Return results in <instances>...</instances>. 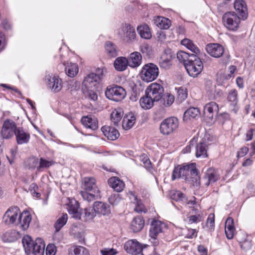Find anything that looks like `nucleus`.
Segmentation results:
<instances>
[{"label": "nucleus", "mask_w": 255, "mask_h": 255, "mask_svg": "<svg viewBox=\"0 0 255 255\" xmlns=\"http://www.w3.org/2000/svg\"><path fill=\"white\" fill-rule=\"evenodd\" d=\"M104 135L110 140H115L119 136V132L115 128L105 126L101 128Z\"/></svg>", "instance_id": "5701e85b"}, {"label": "nucleus", "mask_w": 255, "mask_h": 255, "mask_svg": "<svg viewBox=\"0 0 255 255\" xmlns=\"http://www.w3.org/2000/svg\"><path fill=\"white\" fill-rule=\"evenodd\" d=\"M188 74L193 77L197 76L202 71L203 65L200 59L195 54H192L190 61L185 64Z\"/></svg>", "instance_id": "20e7f679"}, {"label": "nucleus", "mask_w": 255, "mask_h": 255, "mask_svg": "<svg viewBox=\"0 0 255 255\" xmlns=\"http://www.w3.org/2000/svg\"><path fill=\"white\" fill-rule=\"evenodd\" d=\"M121 200V197L118 194H112L109 198V202L113 205H117Z\"/></svg>", "instance_id": "e2e57ef3"}, {"label": "nucleus", "mask_w": 255, "mask_h": 255, "mask_svg": "<svg viewBox=\"0 0 255 255\" xmlns=\"http://www.w3.org/2000/svg\"><path fill=\"white\" fill-rule=\"evenodd\" d=\"M174 101V96L172 94H168L163 99V104L166 106H170Z\"/></svg>", "instance_id": "680f3d73"}, {"label": "nucleus", "mask_w": 255, "mask_h": 255, "mask_svg": "<svg viewBox=\"0 0 255 255\" xmlns=\"http://www.w3.org/2000/svg\"><path fill=\"white\" fill-rule=\"evenodd\" d=\"M225 232L227 238L228 239L233 238L235 232V228L234 226V220L233 218L229 217L227 218L225 227Z\"/></svg>", "instance_id": "c756f323"}, {"label": "nucleus", "mask_w": 255, "mask_h": 255, "mask_svg": "<svg viewBox=\"0 0 255 255\" xmlns=\"http://www.w3.org/2000/svg\"><path fill=\"white\" fill-rule=\"evenodd\" d=\"M192 54H189L183 51H180L177 53V58L181 62H183L185 66V64L190 61Z\"/></svg>", "instance_id": "3c124183"}, {"label": "nucleus", "mask_w": 255, "mask_h": 255, "mask_svg": "<svg viewBox=\"0 0 255 255\" xmlns=\"http://www.w3.org/2000/svg\"><path fill=\"white\" fill-rule=\"evenodd\" d=\"M69 255H90V254L88 250L82 246H76L70 249Z\"/></svg>", "instance_id": "de8ad7c7"}, {"label": "nucleus", "mask_w": 255, "mask_h": 255, "mask_svg": "<svg viewBox=\"0 0 255 255\" xmlns=\"http://www.w3.org/2000/svg\"><path fill=\"white\" fill-rule=\"evenodd\" d=\"M56 253V247L53 244H49L46 249V255H55Z\"/></svg>", "instance_id": "774afa93"}, {"label": "nucleus", "mask_w": 255, "mask_h": 255, "mask_svg": "<svg viewBox=\"0 0 255 255\" xmlns=\"http://www.w3.org/2000/svg\"><path fill=\"white\" fill-rule=\"evenodd\" d=\"M105 51L109 57H115L118 55L117 46L112 42L108 41L105 44Z\"/></svg>", "instance_id": "ea45409f"}, {"label": "nucleus", "mask_w": 255, "mask_h": 255, "mask_svg": "<svg viewBox=\"0 0 255 255\" xmlns=\"http://www.w3.org/2000/svg\"><path fill=\"white\" fill-rule=\"evenodd\" d=\"M17 129L15 123L11 119H7L3 121L0 133L3 138L8 139L13 136Z\"/></svg>", "instance_id": "1a4fd4ad"}, {"label": "nucleus", "mask_w": 255, "mask_h": 255, "mask_svg": "<svg viewBox=\"0 0 255 255\" xmlns=\"http://www.w3.org/2000/svg\"><path fill=\"white\" fill-rule=\"evenodd\" d=\"M140 160L143 163L144 166L146 168H150L151 167V162L147 155L143 154L140 156Z\"/></svg>", "instance_id": "338daca9"}, {"label": "nucleus", "mask_w": 255, "mask_h": 255, "mask_svg": "<svg viewBox=\"0 0 255 255\" xmlns=\"http://www.w3.org/2000/svg\"><path fill=\"white\" fill-rule=\"evenodd\" d=\"M163 92V87L160 84L157 83L150 84L145 90V93L156 102L159 101L162 98Z\"/></svg>", "instance_id": "9d476101"}, {"label": "nucleus", "mask_w": 255, "mask_h": 255, "mask_svg": "<svg viewBox=\"0 0 255 255\" xmlns=\"http://www.w3.org/2000/svg\"><path fill=\"white\" fill-rule=\"evenodd\" d=\"M177 178H182L187 181L191 182L196 186L200 184L199 172L194 163L175 167L172 172V179L174 180Z\"/></svg>", "instance_id": "f257e3e1"}, {"label": "nucleus", "mask_w": 255, "mask_h": 255, "mask_svg": "<svg viewBox=\"0 0 255 255\" xmlns=\"http://www.w3.org/2000/svg\"><path fill=\"white\" fill-rule=\"evenodd\" d=\"M200 111L198 108H190L187 110L184 114V120L195 119L199 117Z\"/></svg>", "instance_id": "c03bdc74"}, {"label": "nucleus", "mask_w": 255, "mask_h": 255, "mask_svg": "<svg viewBox=\"0 0 255 255\" xmlns=\"http://www.w3.org/2000/svg\"><path fill=\"white\" fill-rule=\"evenodd\" d=\"M195 199H196V198L194 197H193L190 199H186V198H185L184 201L183 202L186 203V204L187 205H188L189 207L193 208L192 209L196 208H198L201 209L199 205H198L197 204Z\"/></svg>", "instance_id": "052dcab7"}, {"label": "nucleus", "mask_w": 255, "mask_h": 255, "mask_svg": "<svg viewBox=\"0 0 255 255\" xmlns=\"http://www.w3.org/2000/svg\"><path fill=\"white\" fill-rule=\"evenodd\" d=\"M93 206L96 213L97 214L106 216L108 215L111 213L110 206L104 202H95Z\"/></svg>", "instance_id": "b1692460"}, {"label": "nucleus", "mask_w": 255, "mask_h": 255, "mask_svg": "<svg viewBox=\"0 0 255 255\" xmlns=\"http://www.w3.org/2000/svg\"><path fill=\"white\" fill-rule=\"evenodd\" d=\"M81 122L85 127L93 130L96 129L98 127L97 119L92 118L91 116L83 117L81 119Z\"/></svg>", "instance_id": "7c9ffc66"}, {"label": "nucleus", "mask_w": 255, "mask_h": 255, "mask_svg": "<svg viewBox=\"0 0 255 255\" xmlns=\"http://www.w3.org/2000/svg\"><path fill=\"white\" fill-rule=\"evenodd\" d=\"M182 45L186 47L191 51L193 52L196 55L200 53L199 48L189 39L185 38L181 41Z\"/></svg>", "instance_id": "58836bf2"}, {"label": "nucleus", "mask_w": 255, "mask_h": 255, "mask_svg": "<svg viewBox=\"0 0 255 255\" xmlns=\"http://www.w3.org/2000/svg\"><path fill=\"white\" fill-rule=\"evenodd\" d=\"M31 221V216L28 212L20 213L18 221L15 226L23 231L26 230Z\"/></svg>", "instance_id": "f3484780"}, {"label": "nucleus", "mask_w": 255, "mask_h": 255, "mask_svg": "<svg viewBox=\"0 0 255 255\" xmlns=\"http://www.w3.org/2000/svg\"><path fill=\"white\" fill-rule=\"evenodd\" d=\"M81 214V218H84L85 221H88L92 220L96 216V213L93 207L85 208Z\"/></svg>", "instance_id": "09e8293b"}, {"label": "nucleus", "mask_w": 255, "mask_h": 255, "mask_svg": "<svg viewBox=\"0 0 255 255\" xmlns=\"http://www.w3.org/2000/svg\"><path fill=\"white\" fill-rule=\"evenodd\" d=\"M108 183L114 190L118 192H120L125 188V184L123 181L116 177H112L108 180Z\"/></svg>", "instance_id": "cd10ccee"}, {"label": "nucleus", "mask_w": 255, "mask_h": 255, "mask_svg": "<svg viewBox=\"0 0 255 255\" xmlns=\"http://www.w3.org/2000/svg\"><path fill=\"white\" fill-rule=\"evenodd\" d=\"M45 245L41 238H37L35 240V245L32 249L31 254L34 255H44Z\"/></svg>", "instance_id": "c85d7f7f"}, {"label": "nucleus", "mask_w": 255, "mask_h": 255, "mask_svg": "<svg viewBox=\"0 0 255 255\" xmlns=\"http://www.w3.org/2000/svg\"><path fill=\"white\" fill-rule=\"evenodd\" d=\"M154 23L160 28L167 29L170 27L171 21L167 18L157 16L154 19Z\"/></svg>", "instance_id": "72a5a7b5"}, {"label": "nucleus", "mask_w": 255, "mask_h": 255, "mask_svg": "<svg viewBox=\"0 0 255 255\" xmlns=\"http://www.w3.org/2000/svg\"><path fill=\"white\" fill-rule=\"evenodd\" d=\"M164 224L160 221L154 220L151 224L149 230V235L151 238L154 239L158 234L162 232Z\"/></svg>", "instance_id": "4be33fe9"}, {"label": "nucleus", "mask_w": 255, "mask_h": 255, "mask_svg": "<svg viewBox=\"0 0 255 255\" xmlns=\"http://www.w3.org/2000/svg\"><path fill=\"white\" fill-rule=\"evenodd\" d=\"M22 243L25 253L27 255H31L32 252V249L35 245V241H34L30 236L26 235L23 237Z\"/></svg>", "instance_id": "bb28decb"}, {"label": "nucleus", "mask_w": 255, "mask_h": 255, "mask_svg": "<svg viewBox=\"0 0 255 255\" xmlns=\"http://www.w3.org/2000/svg\"><path fill=\"white\" fill-rule=\"evenodd\" d=\"M144 221L140 216L134 218L130 224V229L134 232L140 231L143 227Z\"/></svg>", "instance_id": "473e14b6"}, {"label": "nucleus", "mask_w": 255, "mask_h": 255, "mask_svg": "<svg viewBox=\"0 0 255 255\" xmlns=\"http://www.w3.org/2000/svg\"><path fill=\"white\" fill-rule=\"evenodd\" d=\"M123 111L120 108L115 109L111 114V121L115 125H118L123 116Z\"/></svg>", "instance_id": "37998d69"}, {"label": "nucleus", "mask_w": 255, "mask_h": 255, "mask_svg": "<svg viewBox=\"0 0 255 255\" xmlns=\"http://www.w3.org/2000/svg\"><path fill=\"white\" fill-rule=\"evenodd\" d=\"M222 21L223 24L227 29L236 31L239 27L241 18L235 12H228L223 15Z\"/></svg>", "instance_id": "423d86ee"}, {"label": "nucleus", "mask_w": 255, "mask_h": 255, "mask_svg": "<svg viewBox=\"0 0 255 255\" xmlns=\"http://www.w3.org/2000/svg\"><path fill=\"white\" fill-rule=\"evenodd\" d=\"M170 196L172 199L176 201H184L185 198V195L179 191H171Z\"/></svg>", "instance_id": "5fc2aeb1"}, {"label": "nucleus", "mask_w": 255, "mask_h": 255, "mask_svg": "<svg viewBox=\"0 0 255 255\" xmlns=\"http://www.w3.org/2000/svg\"><path fill=\"white\" fill-rule=\"evenodd\" d=\"M192 213L195 215H190L187 218L189 224L200 222L203 219V216L201 214V211L200 209L196 208L192 209Z\"/></svg>", "instance_id": "c9c22d12"}, {"label": "nucleus", "mask_w": 255, "mask_h": 255, "mask_svg": "<svg viewBox=\"0 0 255 255\" xmlns=\"http://www.w3.org/2000/svg\"><path fill=\"white\" fill-rule=\"evenodd\" d=\"M14 134L18 144L27 143L30 138L29 134L25 132L21 128H17Z\"/></svg>", "instance_id": "2f4dec72"}, {"label": "nucleus", "mask_w": 255, "mask_h": 255, "mask_svg": "<svg viewBox=\"0 0 255 255\" xmlns=\"http://www.w3.org/2000/svg\"><path fill=\"white\" fill-rule=\"evenodd\" d=\"M68 220V215L66 213H62L57 220L54 224L56 232L59 231L66 224Z\"/></svg>", "instance_id": "49530a36"}, {"label": "nucleus", "mask_w": 255, "mask_h": 255, "mask_svg": "<svg viewBox=\"0 0 255 255\" xmlns=\"http://www.w3.org/2000/svg\"><path fill=\"white\" fill-rule=\"evenodd\" d=\"M46 80L48 87L52 92L57 93L62 89V80L58 76L49 75Z\"/></svg>", "instance_id": "4468645a"}, {"label": "nucleus", "mask_w": 255, "mask_h": 255, "mask_svg": "<svg viewBox=\"0 0 255 255\" xmlns=\"http://www.w3.org/2000/svg\"><path fill=\"white\" fill-rule=\"evenodd\" d=\"M179 126L178 119L171 117L164 120L160 125V131L163 135H169L175 131Z\"/></svg>", "instance_id": "0eeeda50"}, {"label": "nucleus", "mask_w": 255, "mask_h": 255, "mask_svg": "<svg viewBox=\"0 0 255 255\" xmlns=\"http://www.w3.org/2000/svg\"><path fill=\"white\" fill-rule=\"evenodd\" d=\"M96 89H87V90H82L83 93L86 96L88 97L91 100L95 101L98 99V96L95 90Z\"/></svg>", "instance_id": "4d7b16f0"}, {"label": "nucleus", "mask_w": 255, "mask_h": 255, "mask_svg": "<svg viewBox=\"0 0 255 255\" xmlns=\"http://www.w3.org/2000/svg\"><path fill=\"white\" fill-rule=\"evenodd\" d=\"M124 249L127 253L133 255L139 254L142 250L141 245L134 240L127 241L124 245Z\"/></svg>", "instance_id": "a211bd4d"}, {"label": "nucleus", "mask_w": 255, "mask_h": 255, "mask_svg": "<svg viewBox=\"0 0 255 255\" xmlns=\"http://www.w3.org/2000/svg\"><path fill=\"white\" fill-rule=\"evenodd\" d=\"M135 205L134 211L137 213L145 212V209L140 200L133 203Z\"/></svg>", "instance_id": "0e129e2a"}, {"label": "nucleus", "mask_w": 255, "mask_h": 255, "mask_svg": "<svg viewBox=\"0 0 255 255\" xmlns=\"http://www.w3.org/2000/svg\"><path fill=\"white\" fill-rule=\"evenodd\" d=\"M140 51L143 54L150 56L152 53V48L147 43H143L140 46Z\"/></svg>", "instance_id": "bf43d9fd"}, {"label": "nucleus", "mask_w": 255, "mask_h": 255, "mask_svg": "<svg viewBox=\"0 0 255 255\" xmlns=\"http://www.w3.org/2000/svg\"><path fill=\"white\" fill-rule=\"evenodd\" d=\"M218 111V105L214 102H211L205 105L204 107V115L205 117L209 120V123L213 122Z\"/></svg>", "instance_id": "f8f14e48"}, {"label": "nucleus", "mask_w": 255, "mask_h": 255, "mask_svg": "<svg viewBox=\"0 0 255 255\" xmlns=\"http://www.w3.org/2000/svg\"><path fill=\"white\" fill-rule=\"evenodd\" d=\"M228 100L232 103V105L235 106L238 102V92L236 89H232L229 92Z\"/></svg>", "instance_id": "864d4df0"}, {"label": "nucleus", "mask_w": 255, "mask_h": 255, "mask_svg": "<svg viewBox=\"0 0 255 255\" xmlns=\"http://www.w3.org/2000/svg\"><path fill=\"white\" fill-rule=\"evenodd\" d=\"M39 159L34 157L29 158L26 161V165L29 168H37L38 171V166L39 165Z\"/></svg>", "instance_id": "6e6d98bb"}, {"label": "nucleus", "mask_w": 255, "mask_h": 255, "mask_svg": "<svg viewBox=\"0 0 255 255\" xmlns=\"http://www.w3.org/2000/svg\"><path fill=\"white\" fill-rule=\"evenodd\" d=\"M220 179V173L218 170L213 168H209L205 172L203 181L205 186H208Z\"/></svg>", "instance_id": "ddd939ff"}, {"label": "nucleus", "mask_w": 255, "mask_h": 255, "mask_svg": "<svg viewBox=\"0 0 255 255\" xmlns=\"http://www.w3.org/2000/svg\"><path fill=\"white\" fill-rule=\"evenodd\" d=\"M129 66L128 58L125 57H119L116 59L114 63L115 69L118 71H124Z\"/></svg>", "instance_id": "a878e982"}, {"label": "nucleus", "mask_w": 255, "mask_h": 255, "mask_svg": "<svg viewBox=\"0 0 255 255\" xmlns=\"http://www.w3.org/2000/svg\"><path fill=\"white\" fill-rule=\"evenodd\" d=\"M234 8L243 19H245L247 18V6L244 0H236L234 2Z\"/></svg>", "instance_id": "aec40b11"}, {"label": "nucleus", "mask_w": 255, "mask_h": 255, "mask_svg": "<svg viewBox=\"0 0 255 255\" xmlns=\"http://www.w3.org/2000/svg\"><path fill=\"white\" fill-rule=\"evenodd\" d=\"M173 54L170 49H165L159 61V65L161 68L164 69H169L172 65Z\"/></svg>", "instance_id": "2eb2a0df"}, {"label": "nucleus", "mask_w": 255, "mask_h": 255, "mask_svg": "<svg viewBox=\"0 0 255 255\" xmlns=\"http://www.w3.org/2000/svg\"><path fill=\"white\" fill-rule=\"evenodd\" d=\"M158 66L152 63L145 64L140 71V75L141 80L146 82H150L155 80L159 75Z\"/></svg>", "instance_id": "7ed1b4c3"}, {"label": "nucleus", "mask_w": 255, "mask_h": 255, "mask_svg": "<svg viewBox=\"0 0 255 255\" xmlns=\"http://www.w3.org/2000/svg\"><path fill=\"white\" fill-rule=\"evenodd\" d=\"M118 34L122 37L129 41L134 40L136 36L134 27L128 23L121 24Z\"/></svg>", "instance_id": "9b49d317"}, {"label": "nucleus", "mask_w": 255, "mask_h": 255, "mask_svg": "<svg viewBox=\"0 0 255 255\" xmlns=\"http://www.w3.org/2000/svg\"><path fill=\"white\" fill-rule=\"evenodd\" d=\"M18 232L14 230H9L5 232L1 236V239L5 242H12L17 239Z\"/></svg>", "instance_id": "79ce46f5"}, {"label": "nucleus", "mask_w": 255, "mask_h": 255, "mask_svg": "<svg viewBox=\"0 0 255 255\" xmlns=\"http://www.w3.org/2000/svg\"><path fill=\"white\" fill-rule=\"evenodd\" d=\"M135 121V117L132 113H130L124 117L123 121V127L124 129L128 130L134 125Z\"/></svg>", "instance_id": "4c0bfd02"}, {"label": "nucleus", "mask_w": 255, "mask_h": 255, "mask_svg": "<svg viewBox=\"0 0 255 255\" xmlns=\"http://www.w3.org/2000/svg\"><path fill=\"white\" fill-rule=\"evenodd\" d=\"M137 30L140 37L148 39L151 37V33L149 26L146 24L140 25L137 27Z\"/></svg>", "instance_id": "e433bc0d"}, {"label": "nucleus", "mask_w": 255, "mask_h": 255, "mask_svg": "<svg viewBox=\"0 0 255 255\" xmlns=\"http://www.w3.org/2000/svg\"><path fill=\"white\" fill-rule=\"evenodd\" d=\"M177 92V99L180 102L184 101L187 97V91L185 87H179L176 88Z\"/></svg>", "instance_id": "603ef678"}, {"label": "nucleus", "mask_w": 255, "mask_h": 255, "mask_svg": "<svg viewBox=\"0 0 255 255\" xmlns=\"http://www.w3.org/2000/svg\"><path fill=\"white\" fill-rule=\"evenodd\" d=\"M207 145L204 142H199L196 146V156L205 158L207 156Z\"/></svg>", "instance_id": "a19ab883"}, {"label": "nucleus", "mask_w": 255, "mask_h": 255, "mask_svg": "<svg viewBox=\"0 0 255 255\" xmlns=\"http://www.w3.org/2000/svg\"><path fill=\"white\" fill-rule=\"evenodd\" d=\"M156 101L145 93V95L141 97L140 99V105L141 107L144 110L151 109Z\"/></svg>", "instance_id": "f704fd0d"}, {"label": "nucleus", "mask_w": 255, "mask_h": 255, "mask_svg": "<svg viewBox=\"0 0 255 255\" xmlns=\"http://www.w3.org/2000/svg\"><path fill=\"white\" fill-rule=\"evenodd\" d=\"M207 53L211 56L219 58L224 52V47L217 43H211L208 44L206 48Z\"/></svg>", "instance_id": "6ab92c4d"}, {"label": "nucleus", "mask_w": 255, "mask_h": 255, "mask_svg": "<svg viewBox=\"0 0 255 255\" xmlns=\"http://www.w3.org/2000/svg\"><path fill=\"white\" fill-rule=\"evenodd\" d=\"M241 248L245 251H247L251 249L252 244L251 240L248 238H246L243 241H240Z\"/></svg>", "instance_id": "13d9d810"}, {"label": "nucleus", "mask_w": 255, "mask_h": 255, "mask_svg": "<svg viewBox=\"0 0 255 255\" xmlns=\"http://www.w3.org/2000/svg\"><path fill=\"white\" fill-rule=\"evenodd\" d=\"M83 182L84 190L80 192L82 198L88 202L94 200L99 193L96 179L92 177H87L83 179Z\"/></svg>", "instance_id": "f03ea898"}, {"label": "nucleus", "mask_w": 255, "mask_h": 255, "mask_svg": "<svg viewBox=\"0 0 255 255\" xmlns=\"http://www.w3.org/2000/svg\"><path fill=\"white\" fill-rule=\"evenodd\" d=\"M215 224V216L213 214H210L207 220V226L209 227L210 231L214 230Z\"/></svg>", "instance_id": "69168bd1"}, {"label": "nucleus", "mask_w": 255, "mask_h": 255, "mask_svg": "<svg viewBox=\"0 0 255 255\" xmlns=\"http://www.w3.org/2000/svg\"><path fill=\"white\" fill-rule=\"evenodd\" d=\"M99 83L98 77H96L94 73H90L84 79L82 90H87L89 89H96Z\"/></svg>", "instance_id": "dca6fc26"}, {"label": "nucleus", "mask_w": 255, "mask_h": 255, "mask_svg": "<svg viewBox=\"0 0 255 255\" xmlns=\"http://www.w3.org/2000/svg\"><path fill=\"white\" fill-rule=\"evenodd\" d=\"M128 59L129 66L131 68H136L142 63V56L138 52H133L130 53Z\"/></svg>", "instance_id": "393cba45"}, {"label": "nucleus", "mask_w": 255, "mask_h": 255, "mask_svg": "<svg viewBox=\"0 0 255 255\" xmlns=\"http://www.w3.org/2000/svg\"><path fill=\"white\" fill-rule=\"evenodd\" d=\"M39 165L38 166V171H41L44 168H47L53 165L54 162L53 160H46L42 157L39 159Z\"/></svg>", "instance_id": "8fccbe9b"}, {"label": "nucleus", "mask_w": 255, "mask_h": 255, "mask_svg": "<svg viewBox=\"0 0 255 255\" xmlns=\"http://www.w3.org/2000/svg\"><path fill=\"white\" fill-rule=\"evenodd\" d=\"M66 74L70 77H74L78 73L79 68L75 63H69L65 67Z\"/></svg>", "instance_id": "a18cd8bd"}, {"label": "nucleus", "mask_w": 255, "mask_h": 255, "mask_svg": "<svg viewBox=\"0 0 255 255\" xmlns=\"http://www.w3.org/2000/svg\"><path fill=\"white\" fill-rule=\"evenodd\" d=\"M20 213V211L17 207H11L4 213L2 218V222L6 225L15 226Z\"/></svg>", "instance_id": "6e6552de"}, {"label": "nucleus", "mask_w": 255, "mask_h": 255, "mask_svg": "<svg viewBox=\"0 0 255 255\" xmlns=\"http://www.w3.org/2000/svg\"><path fill=\"white\" fill-rule=\"evenodd\" d=\"M105 93L108 99L116 102L121 101L126 96L125 90L121 86L118 85L108 86Z\"/></svg>", "instance_id": "39448f33"}, {"label": "nucleus", "mask_w": 255, "mask_h": 255, "mask_svg": "<svg viewBox=\"0 0 255 255\" xmlns=\"http://www.w3.org/2000/svg\"><path fill=\"white\" fill-rule=\"evenodd\" d=\"M79 204L75 200H71L68 204V211L69 213L71 215L72 217L77 219H81V213L79 210Z\"/></svg>", "instance_id": "412c9836"}]
</instances>
